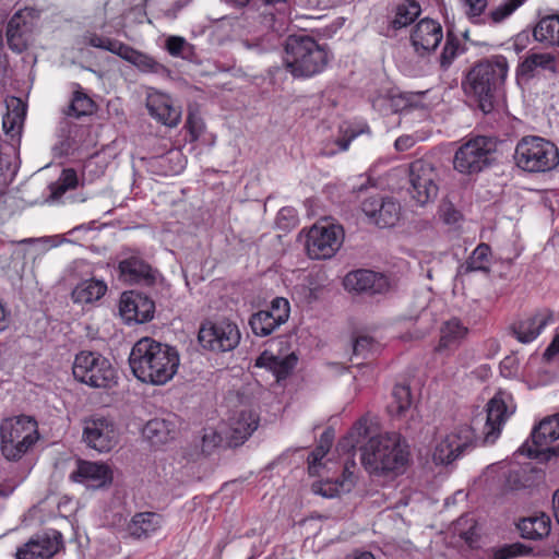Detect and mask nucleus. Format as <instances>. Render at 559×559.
Returning <instances> with one entry per match:
<instances>
[{"mask_svg": "<svg viewBox=\"0 0 559 559\" xmlns=\"http://www.w3.org/2000/svg\"><path fill=\"white\" fill-rule=\"evenodd\" d=\"M496 142H465L455 153L454 167L460 173L480 171L492 160Z\"/></svg>", "mask_w": 559, "mask_h": 559, "instance_id": "4468645a", "label": "nucleus"}, {"mask_svg": "<svg viewBox=\"0 0 559 559\" xmlns=\"http://www.w3.org/2000/svg\"><path fill=\"white\" fill-rule=\"evenodd\" d=\"M12 103L15 104V107L11 110V105H8V112L3 116L2 119V129L5 135L13 140L20 139L22 135L25 106L20 99L16 98H13Z\"/></svg>", "mask_w": 559, "mask_h": 559, "instance_id": "72a5a7b5", "label": "nucleus"}, {"mask_svg": "<svg viewBox=\"0 0 559 559\" xmlns=\"http://www.w3.org/2000/svg\"><path fill=\"white\" fill-rule=\"evenodd\" d=\"M107 292V285L99 280H85L79 283L71 293L75 304H92L99 300Z\"/></svg>", "mask_w": 559, "mask_h": 559, "instance_id": "2f4dec72", "label": "nucleus"}, {"mask_svg": "<svg viewBox=\"0 0 559 559\" xmlns=\"http://www.w3.org/2000/svg\"><path fill=\"white\" fill-rule=\"evenodd\" d=\"M550 518L546 513L524 518L518 523L521 536L525 539L539 540L549 535Z\"/></svg>", "mask_w": 559, "mask_h": 559, "instance_id": "7c9ffc66", "label": "nucleus"}, {"mask_svg": "<svg viewBox=\"0 0 559 559\" xmlns=\"http://www.w3.org/2000/svg\"><path fill=\"white\" fill-rule=\"evenodd\" d=\"M330 449H326V444L318 445L308 456V471L311 476L319 474V467L321 466V460L326 455Z\"/></svg>", "mask_w": 559, "mask_h": 559, "instance_id": "4d7b16f0", "label": "nucleus"}, {"mask_svg": "<svg viewBox=\"0 0 559 559\" xmlns=\"http://www.w3.org/2000/svg\"><path fill=\"white\" fill-rule=\"evenodd\" d=\"M418 102V94L401 93L396 90H390V111L392 114L403 112L416 107Z\"/></svg>", "mask_w": 559, "mask_h": 559, "instance_id": "37998d69", "label": "nucleus"}, {"mask_svg": "<svg viewBox=\"0 0 559 559\" xmlns=\"http://www.w3.org/2000/svg\"><path fill=\"white\" fill-rule=\"evenodd\" d=\"M38 439V424L31 416L5 418L0 424V450L8 461L21 460Z\"/></svg>", "mask_w": 559, "mask_h": 559, "instance_id": "39448f33", "label": "nucleus"}, {"mask_svg": "<svg viewBox=\"0 0 559 559\" xmlns=\"http://www.w3.org/2000/svg\"><path fill=\"white\" fill-rule=\"evenodd\" d=\"M70 143L68 141L60 142L58 145H56L52 150L56 154L62 155L68 154V150L70 147Z\"/></svg>", "mask_w": 559, "mask_h": 559, "instance_id": "338daca9", "label": "nucleus"}, {"mask_svg": "<svg viewBox=\"0 0 559 559\" xmlns=\"http://www.w3.org/2000/svg\"><path fill=\"white\" fill-rule=\"evenodd\" d=\"M360 450L362 465L374 476L403 473L411 461L409 444L399 432L370 437Z\"/></svg>", "mask_w": 559, "mask_h": 559, "instance_id": "7ed1b4c3", "label": "nucleus"}, {"mask_svg": "<svg viewBox=\"0 0 559 559\" xmlns=\"http://www.w3.org/2000/svg\"><path fill=\"white\" fill-rule=\"evenodd\" d=\"M412 405V394L408 385L396 384L392 391V401L388 411L392 416H402Z\"/></svg>", "mask_w": 559, "mask_h": 559, "instance_id": "58836bf2", "label": "nucleus"}, {"mask_svg": "<svg viewBox=\"0 0 559 559\" xmlns=\"http://www.w3.org/2000/svg\"><path fill=\"white\" fill-rule=\"evenodd\" d=\"M120 277L129 284L152 286L156 283L158 271L153 269L136 250L126 249L118 263Z\"/></svg>", "mask_w": 559, "mask_h": 559, "instance_id": "2eb2a0df", "label": "nucleus"}, {"mask_svg": "<svg viewBox=\"0 0 559 559\" xmlns=\"http://www.w3.org/2000/svg\"><path fill=\"white\" fill-rule=\"evenodd\" d=\"M490 253L491 249L487 243L478 245L468 257L465 264L461 266V273L477 271L489 273Z\"/></svg>", "mask_w": 559, "mask_h": 559, "instance_id": "4c0bfd02", "label": "nucleus"}, {"mask_svg": "<svg viewBox=\"0 0 559 559\" xmlns=\"http://www.w3.org/2000/svg\"><path fill=\"white\" fill-rule=\"evenodd\" d=\"M342 138L340 140H355L358 136L370 135V129L362 121H344L340 126Z\"/></svg>", "mask_w": 559, "mask_h": 559, "instance_id": "09e8293b", "label": "nucleus"}, {"mask_svg": "<svg viewBox=\"0 0 559 559\" xmlns=\"http://www.w3.org/2000/svg\"><path fill=\"white\" fill-rule=\"evenodd\" d=\"M258 425L259 418L253 412L241 411L237 416L230 419L227 435L228 445L236 448L243 444L258 428Z\"/></svg>", "mask_w": 559, "mask_h": 559, "instance_id": "393cba45", "label": "nucleus"}, {"mask_svg": "<svg viewBox=\"0 0 559 559\" xmlns=\"http://www.w3.org/2000/svg\"><path fill=\"white\" fill-rule=\"evenodd\" d=\"M465 14L474 24L485 23L484 13L488 7V0H464Z\"/></svg>", "mask_w": 559, "mask_h": 559, "instance_id": "8fccbe9b", "label": "nucleus"}, {"mask_svg": "<svg viewBox=\"0 0 559 559\" xmlns=\"http://www.w3.org/2000/svg\"><path fill=\"white\" fill-rule=\"evenodd\" d=\"M533 36L546 45L559 46V15L540 19L533 31Z\"/></svg>", "mask_w": 559, "mask_h": 559, "instance_id": "c9c22d12", "label": "nucleus"}, {"mask_svg": "<svg viewBox=\"0 0 559 559\" xmlns=\"http://www.w3.org/2000/svg\"><path fill=\"white\" fill-rule=\"evenodd\" d=\"M333 431L325 430L320 438V443L318 445L326 444V449L331 448L332 441H333Z\"/></svg>", "mask_w": 559, "mask_h": 559, "instance_id": "69168bd1", "label": "nucleus"}, {"mask_svg": "<svg viewBox=\"0 0 559 559\" xmlns=\"http://www.w3.org/2000/svg\"><path fill=\"white\" fill-rule=\"evenodd\" d=\"M186 127L188 128L192 140H198L203 135L205 126L199 111L189 110Z\"/></svg>", "mask_w": 559, "mask_h": 559, "instance_id": "6e6d98bb", "label": "nucleus"}, {"mask_svg": "<svg viewBox=\"0 0 559 559\" xmlns=\"http://www.w3.org/2000/svg\"><path fill=\"white\" fill-rule=\"evenodd\" d=\"M556 57L548 52H530L518 66L516 75L523 80H531L540 71L556 72Z\"/></svg>", "mask_w": 559, "mask_h": 559, "instance_id": "bb28decb", "label": "nucleus"}, {"mask_svg": "<svg viewBox=\"0 0 559 559\" xmlns=\"http://www.w3.org/2000/svg\"><path fill=\"white\" fill-rule=\"evenodd\" d=\"M240 337L237 324L229 320L205 321L198 334V340L203 348L222 353L237 347Z\"/></svg>", "mask_w": 559, "mask_h": 559, "instance_id": "9d476101", "label": "nucleus"}, {"mask_svg": "<svg viewBox=\"0 0 559 559\" xmlns=\"http://www.w3.org/2000/svg\"><path fill=\"white\" fill-rule=\"evenodd\" d=\"M495 559H511L513 558L510 545L497 549L493 554Z\"/></svg>", "mask_w": 559, "mask_h": 559, "instance_id": "0e129e2a", "label": "nucleus"}, {"mask_svg": "<svg viewBox=\"0 0 559 559\" xmlns=\"http://www.w3.org/2000/svg\"><path fill=\"white\" fill-rule=\"evenodd\" d=\"M152 158H160L162 163L168 162L169 166L166 173L177 175L186 167V158L180 148L169 147L167 150L158 151L152 155Z\"/></svg>", "mask_w": 559, "mask_h": 559, "instance_id": "79ce46f5", "label": "nucleus"}, {"mask_svg": "<svg viewBox=\"0 0 559 559\" xmlns=\"http://www.w3.org/2000/svg\"><path fill=\"white\" fill-rule=\"evenodd\" d=\"M443 38L442 26L431 19L420 20L412 31L411 41L418 56H426L436 50Z\"/></svg>", "mask_w": 559, "mask_h": 559, "instance_id": "aec40b11", "label": "nucleus"}, {"mask_svg": "<svg viewBox=\"0 0 559 559\" xmlns=\"http://www.w3.org/2000/svg\"><path fill=\"white\" fill-rule=\"evenodd\" d=\"M249 324L252 332L258 336H267L281 326L272 314L263 310L253 313L249 320Z\"/></svg>", "mask_w": 559, "mask_h": 559, "instance_id": "a19ab883", "label": "nucleus"}, {"mask_svg": "<svg viewBox=\"0 0 559 559\" xmlns=\"http://www.w3.org/2000/svg\"><path fill=\"white\" fill-rule=\"evenodd\" d=\"M119 312L128 324L145 323L154 318L155 302L141 293L124 292L120 297Z\"/></svg>", "mask_w": 559, "mask_h": 559, "instance_id": "dca6fc26", "label": "nucleus"}, {"mask_svg": "<svg viewBox=\"0 0 559 559\" xmlns=\"http://www.w3.org/2000/svg\"><path fill=\"white\" fill-rule=\"evenodd\" d=\"M509 64L503 56H493L476 63L462 81L466 96L477 103L484 114L493 110L497 98L504 88Z\"/></svg>", "mask_w": 559, "mask_h": 559, "instance_id": "f03ea898", "label": "nucleus"}, {"mask_svg": "<svg viewBox=\"0 0 559 559\" xmlns=\"http://www.w3.org/2000/svg\"><path fill=\"white\" fill-rule=\"evenodd\" d=\"M515 411L511 394L499 390L487 404V418L483 430V443L492 444L499 438L502 426Z\"/></svg>", "mask_w": 559, "mask_h": 559, "instance_id": "ddd939ff", "label": "nucleus"}, {"mask_svg": "<svg viewBox=\"0 0 559 559\" xmlns=\"http://www.w3.org/2000/svg\"><path fill=\"white\" fill-rule=\"evenodd\" d=\"M510 547H511L513 558L518 557V556L526 555L531 551L530 547H527L521 543L511 544Z\"/></svg>", "mask_w": 559, "mask_h": 559, "instance_id": "e2e57ef3", "label": "nucleus"}, {"mask_svg": "<svg viewBox=\"0 0 559 559\" xmlns=\"http://www.w3.org/2000/svg\"><path fill=\"white\" fill-rule=\"evenodd\" d=\"M420 14V5L415 0H406L399 4L396 14L392 21L394 28H402L413 23Z\"/></svg>", "mask_w": 559, "mask_h": 559, "instance_id": "ea45409f", "label": "nucleus"}, {"mask_svg": "<svg viewBox=\"0 0 559 559\" xmlns=\"http://www.w3.org/2000/svg\"><path fill=\"white\" fill-rule=\"evenodd\" d=\"M120 58L132 63L140 71L145 73H160L165 70V67L153 57L138 51L127 44L120 55Z\"/></svg>", "mask_w": 559, "mask_h": 559, "instance_id": "f704fd0d", "label": "nucleus"}, {"mask_svg": "<svg viewBox=\"0 0 559 559\" xmlns=\"http://www.w3.org/2000/svg\"><path fill=\"white\" fill-rule=\"evenodd\" d=\"M531 437L536 447V456L546 461L559 456V445L548 447L559 439V413L544 418L534 427Z\"/></svg>", "mask_w": 559, "mask_h": 559, "instance_id": "a211bd4d", "label": "nucleus"}, {"mask_svg": "<svg viewBox=\"0 0 559 559\" xmlns=\"http://www.w3.org/2000/svg\"><path fill=\"white\" fill-rule=\"evenodd\" d=\"M82 439L88 448L107 453L118 443V427L112 418L95 415L84 420Z\"/></svg>", "mask_w": 559, "mask_h": 559, "instance_id": "9b49d317", "label": "nucleus"}, {"mask_svg": "<svg viewBox=\"0 0 559 559\" xmlns=\"http://www.w3.org/2000/svg\"><path fill=\"white\" fill-rule=\"evenodd\" d=\"M70 479L97 489L111 483L112 472L105 463L78 460L76 468L71 472Z\"/></svg>", "mask_w": 559, "mask_h": 559, "instance_id": "4be33fe9", "label": "nucleus"}, {"mask_svg": "<svg viewBox=\"0 0 559 559\" xmlns=\"http://www.w3.org/2000/svg\"><path fill=\"white\" fill-rule=\"evenodd\" d=\"M393 176L407 180L409 183L407 191L412 200L420 206L433 202L438 195L437 173L430 163L421 159L415 160L408 169L401 168Z\"/></svg>", "mask_w": 559, "mask_h": 559, "instance_id": "0eeeda50", "label": "nucleus"}, {"mask_svg": "<svg viewBox=\"0 0 559 559\" xmlns=\"http://www.w3.org/2000/svg\"><path fill=\"white\" fill-rule=\"evenodd\" d=\"M556 356L559 357V335L554 338V341L546 348L545 354H544V357L549 360Z\"/></svg>", "mask_w": 559, "mask_h": 559, "instance_id": "680f3d73", "label": "nucleus"}, {"mask_svg": "<svg viewBox=\"0 0 559 559\" xmlns=\"http://www.w3.org/2000/svg\"><path fill=\"white\" fill-rule=\"evenodd\" d=\"M33 20L29 9L19 10L9 20L5 35L12 51L21 53L27 49L34 27Z\"/></svg>", "mask_w": 559, "mask_h": 559, "instance_id": "6ab92c4d", "label": "nucleus"}, {"mask_svg": "<svg viewBox=\"0 0 559 559\" xmlns=\"http://www.w3.org/2000/svg\"><path fill=\"white\" fill-rule=\"evenodd\" d=\"M84 40L87 45L92 47L110 51L119 57L126 46V44L120 40L98 35L96 33H87L84 36Z\"/></svg>", "mask_w": 559, "mask_h": 559, "instance_id": "c03bdc74", "label": "nucleus"}, {"mask_svg": "<svg viewBox=\"0 0 559 559\" xmlns=\"http://www.w3.org/2000/svg\"><path fill=\"white\" fill-rule=\"evenodd\" d=\"M222 437L213 429H204L201 438L202 453L210 455L221 444Z\"/></svg>", "mask_w": 559, "mask_h": 559, "instance_id": "5fc2aeb1", "label": "nucleus"}, {"mask_svg": "<svg viewBox=\"0 0 559 559\" xmlns=\"http://www.w3.org/2000/svg\"><path fill=\"white\" fill-rule=\"evenodd\" d=\"M72 372L78 381L92 388L107 389L117 382L110 361L95 352H80L74 358Z\"/></svg>", "mask_w": 559, "mask_h": 559, "instance_id": "423d86ee", "label": "nucleus"}, {"mask_svg": "<svg viewBox=\"0 0 559 559\" xmlns=\"http://www.w3.org/2000/svg\"><path fill=\"white\" fill-rule=\"evenodd\" d=\"M475 441L472 427L459 426L437 442L432 460L436 464L449 465L472 448Z\"/></svg>", "mask_w": 559, "mask_h": 559, "instance_id": "f8f14e48", "label": "nucleus"}, {"mask_svg": "<svg viewBox=\"0 0 559 559\" xmlns=\"http://www.w3.org/2000/svg\"><path fill=\"white\" fill-rule=\"evenodd\" d=\"M94 102L86 95L76 92L68 107L67 115L75 118L92 114Z\"/></svg>", "mask_w": 559, "mask_h": 559, "instance_id": "49530a36", "label": "nucleus"}, {"mask_svg": "<svg viewBox=\"0 0 559 559\" xmlns=\"http://www.w3.org/2000/svg\"><path fill=\"white\" fill-rule=\"evenodd\" d=\"M368 436V427H367V419L361 418L359 419L354 427L352 428L348 437L344 438V440L340 441L338 447L341 449H354L356 444L360 442L361 438H365Z\"/></svg>", "mask_w": 559, "mask_h": 559, "instance_id": "de8ad7c7", "label": "nucleus"}, {"mask_svg": "<svg viewBox=\"0 0 559 559\" xmlns=\"http://www.w3.org/2000/svg\"><path fill=\"white\" fill-rule=\"evenodd\" d=\"M371 105L374 110L383 116L392 114L390 111V90L379 91L371 97Z\"/></svg>", "mask_w": 559, "mask_h": 559, "instance_id": "13d9d810", "label": "nucleus"}, {"mask_svg": "<svg viewBox=\"0 0 559 559\" xmlns=\"http://www.w3.org/2000/svg\"><path fill=\"white\" fill-rule=\"evenodd\" d=\"M555 516L559 523V489L555 491L552 496Z\"/></svg>", "mask_w": 559, "mask_h": 559, "instance_id": "774afa93", "label": "nucleus"}, {"mask_svg": "<svg viewBox=\"0 0 559 559\" xmlns=\"http://www.w3.org/2000/svg\"><path fill=\"white\" fill-rule=\"evenodd\" d=\"M460 51V41L455 36L448 35L445 45L440 56V66L447 70L453 60L457 57Z\"/></svg>", "mask_w": 559, "mask_h": 559, "instance_id": "3c124183", "label": "nucleus"}, {"mask_svg": "<svg viewBox=\"0 0 559 559\" xmlns=\"http://www.w3.org/2000/svg\"><path fill=\"white\" fill-rule=\"evenodd\" d=\"M166 48L171 56L185 58L191 50V45L183 37L170 36L166 40Z\"/></svg>", "mask_w": 559, "mask_h": 559, "instance_id": "864d4df0", "label": "nucleus"}, {"mask_svg": "<svg viewBox=\"0 0 559 559\" xmlns=\"http://www.w3.org/2000/svg\"><path fill=\"white\" fill-rule=\"evenodd\" d=\"M374 341L370 336H359L355 340L353 345L354 356H364L367 357V354L371 352L374 347Z\"/></svg>", "mask_w": 559, "mask_h": 559, "instance_id": "bf43d9fd", "label": "nucleus"}, {"mask_svg": "<svg viewBox=\"0 0 559 559\" xmlns=\"http://www.w3.org/2000/svg\"><path fill=\"white\" fill-rule=\"evenodd\" d=\"M527 0H503L498 7L489 12L488 17L493 24L501 23L511 16Z\"/></svg>", "mask_w": 559, "mask_h": 559, "instance_id": "a18cd8bd", "label": "nucleus"}, {"mask_svg": "<svg viewBox=\"0 0 559 559\" xmlns=\"http://www.w3.org/2000/svg\"><path fill=\"white\" fill-rule=\"evenodd\" d=\"M361 210L381 228L393 227L400 221L401 205L393 198L370 197L362 201Z\"/></svg>", "mask_w": 559, "mask_h": 559, "instance_id": "f3484780", "label": "nucleus"}, {"mask_svg": "<svg viewBox=\"0 0 559 559\" xmlns=\"http://www.w3.org/2000/svg\"><path fill=\"white\" fill-rule=\"evenodd\" d=\"M550 320L551 313L548 310L537 311L515 323L512 331L519 342L527 344L540 334Z\"/></svg>", "mask_w": 559, "mask_h": 559, "instance_id": "a878e982", "label": "nucleus"}, {"mask_svg": "<svg viewBox=\"0 0 559 559\" xmlns=\"http://www.w3.org/2000/svg\"><path fill=\"white\" fill-rule=\"evenodd\" d=\"M440 215L442 221L449 225L457 223L462 217L461 213L451 203L441 206Z\"/></svg>", "mask_w": 559, "mask_h": 559, "instance_id": "052dcab7", "label": "nucleus"}, {"mask_svg": "<svg viewBox=\"0 0 559 559\" xmlns=\"http://www.w3.org/2000/svg\"><path fill=\"white\" fill-rule=\"evenodd\" d=\"M468 329L456 318H453L442 324L440 328V340L437 349L454 350L466 338Z\"/></svg>", "mask_w": 559, "mask_h": 559, "instance_id": "c756f323", "label": "nucleus"}, {"mask_svg": "<svg viewBox=\"0 0 559 559\" xmlns=\"http://www.w3.org/2000/svg\"><path fill=\"white\" fill-rule=\"evenodd\" d=\"M146 107L150 115L167 127H176L181 118V110L175 107L169 95L153 91L147 94Z\"/></svg>", "mask_w": 559, "mask_h": 559, "instance_id": "5701e85b", "label": "nucleus"}, {"mask_svg": "<svg viewBox=\"0 0 559 559\" xmlns=\"http://www.w3.org/2000/svg\"><path fill=\"white\" fill-rule=\"evenodd\" d=\"M62 547V535L50 530L27 542L16 552L19 559H50Z\"/></svg>", "mask_w": 559, "mask_h": 559, "instance_id": "412c9836", "label": "nucleus"}, {"mask_svg": "<svg viewBox=\"0 0 559 559\" xmlns=\"http://www.w3.org/2000/svg\"><path fill=\"white\" fill-rule=\"evenodd\" d=\"M83 185L84 180L79 178L73 168H64L58 179L49 185V198L53 201H58L66 192L74 190Z\"/></svg>", "mask_w": 559, "mask_h": 559, "instance_id": "e433bc0d", "label": "nucleus"}, {"mask_svg": "<svg viewBox=\"0 0 559 559\" xmlns=\"http://www.w3.org/2000/svg\"><path fill=\"white\" fill-rule=\"evenodd\" d=\"M344 287L349 292L379 294L388 287L386 278L370 270H356L349 272L343 281Z\"/></svg>", "mask_w": 559, "mask_h": 559, "instance_id": "b1692460", "label": "nucleus"}, {"mask_svg": "<svg viewBox=\"0 0 559 559\" xmlns=\"http://www.w3.org/2000/svg\"><path fill=\"white\" fill-rule=\"evenodd\" d=\"M179 361V354L175 347L151 337L139 340L129 356L133 374L140 381L154 385H162L171 380Z\"/></svg>", "mask_w": 559, "mask_h": 559, "instance_id": "f257e3e1", "label": "nucleus"}, {"mask_svg": "<svg viewBox=\"0 0 559 559\" xmlns=\"http://www.w3.org/2000/svg\"><path fill=\"white\" fill-rule=\"evenodd\" d=\"M329 62L325 46L307 35H289L284 48V66L294 78H310Z\"/></svg>", "mask_w": 559, "mask_h": 559, "instance_id": "20e7f679", "label": "nucleus"}, {"mask_svg": "<svg viewBox=\"0 0 559 559\" xmlns=\"http://www.w3.org/2000/svg\"><path fill=\"white\" fill-rule=\"evenodd\" d=\"M344 230L341 225L328 221L314 224L308 231L306 249L313 260L332 258L341 248Z\"/></svg>", "mask_w": 559, "mask_h": 559, "instance_id": "6e6552de", "label": "nucleus"}, {"mask_svg": "<svg viewBox=\"0 0 559 559\" xmlns=\"http://www.w3.org/2000/svg\"><path fill=\"white\" fill-rule=\"evenodd\" d=\"M297 362L295 354L285 357L275 356L269 350H264L255 360V367L266 368L274 373L280 381L288 377Z\"/></svg>", "mask_w": 559, "mask_h": 559, "instance_id": "c85d7f7f", "label": "nucleus"}, {"mask_svg": "<svg viewBox=\"0 0 559 559\" xmlns=\"http://www.w3.org/2000/svg\"><path fill=\"white\" fill-rule=\"evenodd\" d=\"M174 425L163 418H154L146 423L143 428V436L152 444L159 445L174 438Z\"/></svg>", "mask_w": 559, "mask_h": 559, "instance_id": "473e14b6", "label": "nucleus"}, {"mask_svg": "<svg viewBox=\"0 0 559 559\" xmlns=\"http://www.w3.org/2000/svg\"><path fill=\"white\" fill-rule=\"evenodd\" d=\"M269 314L276 320L281 325L284 324L288 318L290 312L289 302L286 298L276 297L272 300L271 307L269 310H265Z\"/></svg>", "mask_w": 559, "mask_h": 559, "instance_id": "603ef678", "label": "nucleus"}, {"mask_svg": "<svg viewBox=\"0 0 559 559\" xmlns=\"http://www.w3.org/2000/svg\"><path fill=\"white\" fill-rule=\"evenodd\" d=\"M163 525V516L155 512H140L132 516L127 526L129 535L135 539H146Z\"/></svg>", "mask_w": 559, "mask_h": 559, "instance_id": "cd10ccee", "label": "nucleus"}, {"mask_svg": "<svg viewBox=\"0 0 559 559\" xmlns=\"http://www.w3.org/2000/svg\"><path fill=\"white\" fill-rule=\"evenodd\" d=\"M514 158L526 171H546L559 163L555 142H518Z\"/></svg>", "mask_w": 559, "mask_h": 559, "instance_id": "1a4fd4ad", "label": "nucleus"}]
</instances>
